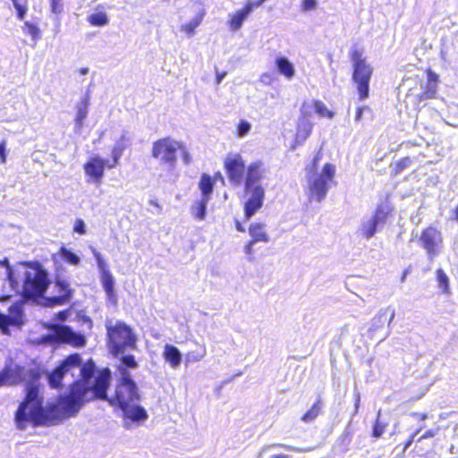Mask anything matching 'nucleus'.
Wrapping results in <instances>:
<instances>
[{"instance_id": "bf43d9fd", "label": "nucleus", "mask_w": 458, "mask_h": 458, "mask_svg": "<svg viewBox=\"0 0 458 458\" xmlns=\"http://www.w3.org/2000/svg\"><path fill=\"white\" fill-rule=\"evenodd\" d=\"M235 226L239 232H245V228L242 226V225L239 221H236Z\"/></svg>"}, {"instance_id": "b1692460", "label": "nucleus", "mask_w": 458, "mask_h": 458, "mask_svg": "<svg viewBox=\"0 0 458 458\" xmlns=\"http://www.w3.org/2000/svg\"><path fill=\"white\" fill-rule=\"evenodd\" d=\"M163 358L172 369H177L182 363L180 350L169 344L164 346Z\"/></svg>"}, {"instance_id": "052dcab7", "label": "nucleus", "mask_w": 458, "mask_h": 458, "mask_svg": "<svg viewBox=\"0 0 458 458\" xmlns=\"http://www.w3.org/2000/svg\"><path fill=\"white\" fill-rule=\"evenodd\" d=\"M79 73H80L81 75H86V74H88V73H89V68H87V67L81 68V69L79 70Z\"/></svg>"}, {"instance_id": "f257e3e1", "label": "nucleus", "mask_w": 458, "mask_h": 458, "mask_svg": "<svg viewBox=\"0 0 458 458\" xmlns=\"http://www.w3.org/2000/svg\"><path fill=\"white\" fill-rule=\"evenodd\" d=\"M137 368L138 363L133 355L127 354L119 360L114 374L116 379L114 394L108 396L106 391L110 385V369H104L93 379L95 363L89 360L82 364L79 354L69 355L48 376L50 386L59 387L62 380L69 375L72 377L77 376L81 378L72 384L69 394L60 396L57 402V413L55 416L60 418V420L75 416L85 403L101 399L107 400L111 405L122 410L125 428L131 429L134 425H141L148 420V415L146 409L139 404L140 391L130 373L131 369Z\"/></svg>"}, {"instance_id": "412c9836", "label": "nucleus", "mask_w": 458, "mask_h": 458, "mask_svg": "<svg viewBox=\"0 0 458 458\" xmlns=\"http://www.w3.org/2000/svg\"><path fill=\"white\" fill-rule=\"evenodd\" d=\"M277 72L286 80L291 81L295 76L293 64L285 56H277L275 60Z\"/></svg>"}, {"instance_id": "c03bdc74", "label": "nucleus", "mask_w": 458, "mask_h": 458, "mask_svg": "<svg viewBox=\"0 0 458 458\" xmlns=\"http://www.w3.org/2000/svg\"><path fill=\"white\" fill-rule=\"evenodd\" d=\"M73 231L80 234H84L86 233L85 223L81 219H77L74 223Z\"/></svg>"}, {"instance_id": "2f4dec72", "label": "nucleus", "mask_w": 458, "mask_h": 458, "mask_svg": "<svg viewBox=\"0 0 458 458\" xmlns=\"http://www.w3.org/2000/svg\"><path fill=\"white\" fill-rule=\"evenodd\" d=\"M21 29L24 34L30 36L32 41L34 42V45H36L37 42L40 39L41 31L37 24L26 21H24V24Z\"/></svg>"}, {"instance_id": "f03ea898", "label": "nucleus", "mask_w": 458, "mask_h": 458, "mask_svg": "<svg viewBox=\"0 0 458 458\" xmlns=\"http://www.w3.org/2000/svg\"><path fill=\"white\" fill-rule=\"evenodd\" d=\"M39 375L33 369H27L22 367L6 366L0 372V387L7 385H16L22 381L27 382L26 397L19 406L16 412V423L19 428L23 429L29 421L36 425L45 424L47 421H60L55 417L57 413V403L46 408L43 407L42 398L39 396L37 382Z\"/></svg>"}, {"instance_id": "4be33fe9", "label": "nucleus", "mask_w": 458, "mask_h": 458, "mask_svg": "<svg viewBox=\"0 0 458 458\" xmlns=\"http://www.w3.org/2000/svg\"><path fill=\"white\" fill-rule=\"evenodd\" d=\"M312 123L307 118L303 117L299 120L293 148L298 145H301L309 138L312 131Z\"/></svg>"}, {"instance_id": "dca6fc26", "label": "nucleus", "mask_w": 458, "mask_h": 458, "mask_svg": "<svg viewBox=\"0 0 458 458\" xmlns=\"http://www.w3.org/2000/svg\"><path fill=\"white\" fill-rule=\"evenodd\" d=\"M53 336L58 341L73 345L80 346L84 344L83 337L75 334L67 326L55 325L53 327Z\"/></svg>"}, {"instance_id": "f8f14e48", "label": "nucleus", "mask_w": 458, "mask_h": 458, "mask_svg": "<svg viewBox=\"0 0 458 458\" xmlns=\"http://www.w3.org/2000/svg\"><path fill=\"white\" fill-rule=\"evenodd\" d=\"M92 253L96 259L98 268L100 272V279L102 286L107 295V298L112 301L115 300L114 295V276L108 269L107 264L103 259L102 255L95 248L91 247Z\"/></svg>"}, {"instance_id": "58836bf2", "label": "nucleus", "mask_w": 458, "mask_h": 458, "mask_svg": "<svg viewBox=\"0 0 458 458\" xmlns=\"http://www.w3.org/2000/svg\"><path fill=\"white\" fill-rule=\"evenodd\" d=\"M0 265L4 267L5 268V276L10 283V284L14 288L18 286V282L15 281L13 277V272L9 265L8 259L5 258L3 260H0Z\"/></svg>"}, {"instance_id": "39448f33", "label": "nucleus", "mask_w": 458, "mask_h": 458, "mask_svg": "<svg viewBox=\"0 0 458 458\" xmlns=\"http://www.w3.org/2000/svg\"><path fill=\"white\" fill-rule=\"evenodd\" d=\"M24 275L22 293L27 298L39 297L49 285L47 272L38 262L21 264Z\"/></svg>"}, {"instance_id": "c9c22d12", "label": "nucleus", "mask_w": 458, "mask_h": 458, "mask_svg": "<svg viewBox=\"0 0 458 458\" xmlns=\"http://www.w3.org/2000/svg\"><path fill=\"white\" fill-rule=\"evenodd\" d=\"M437 281L438 284V287L442 289L443 293H449V278L445 271L441 268H438L436 272Z\"/></svg>"}, {"instance_id": "9b49d317", "label": "nucleus", "mask_w": 458, "mask_h": 458, "mask_svg": "<svg viewBox=\"0 0 458 458\" xmlns=\"http://www.w3.org/2000/svg\"><path fill=\"white\" fill-rule=\"evenodd\" d=\"M108 163L99 156H93L84 164L83 169L87 177V182L100 185L104 177L105 167Z\"/></svg>"}, {"instance_id": "f3484780", "label": "nucleus", "mask_w": 458, "mask_h": 458, "mask_svg": "<svg viewBox=\"0 0 458 458\" xmlns=\"http://www.w3.org/2000/svg\"><path fill=\"white\" fill-rule=\"evenodd\" d=\"M394 317L395 310L393 307L388 306L380 310L371 319L369 331L374 334L382 329L386 324L389 327Z\"/></svg>"}, {"instance_id": "bb28decb", "label": "nucleus", "mask_w": 458, "mask_h": 458, "mask_svg": "<svg viewBox=\"0 0 458 458\" xmlns=\"http://www.w3.org/2000/svg\"><path fill=\"white\" fill-rule=\"evenodd\" d=\"M205 14L206 11L201 9L189 22L181 26V30L184 32L188 38H191L195 34V30L201 24Z\"/></svg>"}, {"instance_id": "4c0bfd02", "label": "nucleus", "mask_w": 458, "mask_h": 458, "mask_svg": "<svg viewBox=\"0 0 458 458\" xmlns=\"http://www.w3.org/2000/svg\"><path fill=\"white\" fill-rule=\"evenodd\" d=\"M251 130V123L247 120H241L236 126V135L238 138L246 137Z\"/></svg>"}, {"instance_id": "ddd939ff", "label": "nucleus", "mask_w": 458, "mask_h": 458, "mask_svg": "<svg viewBox=\"0 0 458 458\" xmlns=\"http://www.w3.org/2000/svg\"><path fill=\"white\" fill-rule=\"evenodd\" d=\"M266 174L267 168L262 161H255L250 164L246 170L245 190L263 188L260 182L266 177Z\"/></svg>"}, {"instance_id": "de8ad7c7", "label": "nucleus", "mask_w": 458, "mask_h": 458, "mask_svg": "<svg viewBox=\"0 0 458 458\" xmlns=\"http://www.w3.org/2000/svg\"><path fill=\"white\" fill-rule=\"evenodd\" d=\"M15 10H16V13H17V18L20 21H23L25 16H26L27 11H28L27 5L22 6V7H19V8H17Z\"/></svg>"}, {"instance_id": "ea45409f", "label": "nucleus", "mask_w": 458, "mask_h": 458, "mask_svg": "<svg viewBox=\"0 0 458 458\" xmlns=\"http://www.w3.org/2000/svg\"><path fill=\"white\" fill-rule=\"evenodd\" d=\"M314 107H315L316 113L319 116H322V117L327 116L328 118L333 117V113L327 108L326 105L323 102L316 101L314 103Z\"/></svg>"}, {"instance_id": "6e6552de", "label": "nucleus", "mask_w": 458, "mask_h": 458, "mask_svg": "<svg viewBox=\"0 0 458 458\" xmlns=\"http://www.w3.org/2000/svg\"><path fill=\"white\" fill-rule=\"evenodd\" d=\"M420 242L430 260L440 254L443 248V237L441 232L437 228L429 226L423 230Z\"/></svg>"}, {"instance_id": "72a5a7b5", "label": "nucleus", "mask_w": 458, "mask_h": 458, "mask_svg": "<svg viewBox=\"0 0 458 458\" xmlns=\"http://www.w3.org/2000/svg\"><path fill=\"white\" fill-rule=\"evenodd\" d=\"M321 410V401L318 400L312 407L303 414L301 420L305 423H310L318 416Z\"/></svg>"}, {"instance_id": "9d476101", "label": "nucleus", "mask_w": 458, "mask_h": 458, "mask_svg": "<svg viewBox=\"0 0 458 458\" xmlns=\"http://www.w3.org/2000/svg\"><path fill=\"white\" fill-rule=\"evenodd\" d=\"M224 165L230 182L234 186L241 185L245 170L242 157L239 153H229L225 158Z\"/></svg>"}, {"instance_id": "4d7b16f0", "label": "nucleus", "mask_w": 458, "mask_h": 458, "mask_svg": "<svg viewBox=\"0 0 458 458\" xmlns=\"http://www.w3.org/2000/svg\"><path fill=\"white\" fill-rule=\"evenodd\" d=\"M149 204L156 207L158 209V211H161L162 208L156 199H150Z\"/></svg>"}, {"instance_id": "6e6d98bb", "label": "nucleus", "mask_w": 458, "mask_h": 458, "mask_svg": "<svg viewBox=\"0 0 458 458\" xmlns=\"http://www.w3.org/2000/svg\"><path fill=\"white\" fill-rule=\"evenodd\" d=\"M412 416L416 417L420 420H425L428 418V415L426 413H412Z\"/></svg>"}, {"instance_id": "680f3d73", "label": "nucleus", "mask_w": 458, "mask_h": 458, "mask_svg": "<svg viewBox=\"0 0 458 458\" xmlns=\"http://www.w3.org/2000/svg\"><path fill=\"white\" fill-rule=\"evenodd\" d=\"M225 73H221V74H217L216 75V82L219 84L221 83V81H223V79L225 78Z\"/></svg>"}, {"instance_id": "7c9ffc66", "label": "nucleus", "mask_w": 458, "mask_h": 458, "mask_svg": "<svg viewBox=\"0 0 458 458\" xmlns=\"http://www.w3.org/2000/svg\"><path fill=\"white\" fill-rule=\"evenodd\" d=\"M199 188L201 191V198L210 199L213 192L214 182L208 174H202L199 183Z\"/></svg>"}, {"instance_id": "7ed1b4c3", "label": "nucleus", "mask_w": 458, "mask_h": 458, "mask_svg": "<svg viewBox=\"0 0 458 458\" xmlns=\"http://www.w3.org/2000/svg\"><path fill=\"white\" fill-rule=\"evenodd\" d=\"M321 154L318 152L313 158L312 164L306 166V194L310 201L321 202L327 195L331 183L335 176V165L327 163L319 170L318 164Z\"/></svg>"}, {"instance_id": "c85d7f7f", "label": "nucleus", "mask_w": 458, "mask_h": 458, "mask_svg": "<svg viewBox=\"0 0 458 458\" xmlns=\"http://www.w3.org/2000/svg\"><path fill=\"white\" fill-rule=\"evenodd\" d=\"M210 199L200 198L196 200L191 208L192 216L198 220H204L206 217L207 205Z\"/></svg>"}, {"instance_id": "79ce46f5", "label": "nucleus", "mask_w": 458, "mask_h": 458, "mask_svg": "<svg viewBox=\"0 0 458 458\" xmlns=\"http://www.w3.org/2000/svg\"><path fill=\"white\" fill-rule=\"evenodd\" d=\"M270 447L271 448L281 447L287 451H293V452H296V453H306V452H310L312 450V448H301V447H295V446L285 445V444H274Z\"/></svg>"}, {"instance_id": "6ab92c4d", "label": "nucleus", "mask_w": 458, "mask_h": 458, "mask_svg": "<svg viewBox=\"0 0 458 458\" xmlns=\"http://www.w3.org/2000/svg\"><path fill=\"white\" fill-rule=\"evenodd\" d=\"M55 286L58 288L59 295L48 299L50 305H62L70 301L72 291L70 289L68 282L57 279Z\"/></svg>"}, {"instance_id": "864d4df0", "label": "nucleus", "mask_w": 458, "mask_h": 458, "mask_svg": "<svg viewBox=\"0 0 458 458\" xmlns=\"http://www.w3.org/2000/svg\"><path fill=\"white\" fill-rule=\"evenodd\" d=\"M363 110H364V107H358L357 108L356 114H355V121L356 122H359V121L361 120Z\"/></svg>"}, {"instance_id": "49530a36", "label": "nucleus", "mask_w": 458, "mask_h": 458, "mask_svg": "<svg viewBox=\"0 0 458 458\" xmlns=\"http://www.w3.org/2000/svg\"><path fill=\"white\" fill-rule=\"evenodd\" d=\"M6 162V141L3 140L0 143V163L4 164Z\"/></svg>"}, {"instance_id": "a211bd4d", "label": "nucleus", "mask_w": 458, "mask_h": 458, "mask_svg": "<svg viewBox=\"0 0 458 458\" xmlns=\"http://www.w3.org/2000/svg\"><path fill=\"white\" fill-rule=\"evenodd\" d=\"M22 308L20 304L12 305L8 315H0V328L4 334H8V326H19L22 323Z\"/></svg>"}, {"instance_id": "423d86ee", "label": "nucleus", "mask_w": 458, "mask_h": 458, "mask_svg": "<svg viewBox=\"0 0 458 458\" xmlns=\"http://www.w3.org/2000/svg\"><path fill=\"white\" fill-rule=\"evenodd\" d=\"M351 60L353 67L352 81L357 86V91L360 100L369 97V81L373 69L362 56L361 51L355 49L351 54Z\"/></svg>"}, {"instance_id": "603ef678", "label": "nucleus", "mask_w": 458, "mask_h": 458, "mask_svg": "<svg viewBox=\"0 0 458 458\" xmlns=\"http://www.w3.org/2000/svg\"><path fill=\"white\" fill-rule=\"evenodd\" d=\"M260 81L264 84H269L271 81V76L267 73H264L261 75Z\"/></svg>"}, {"instance_id": "338daca9", "label": "nucleus", "mask_w": 458, "mask_h": 458, "mask_svg": "<svg viewBox=\"0 0 458 458\" xmlns=\"http://www.w3.org/2000/svg\"><path fill=\"white\" fill-rule=\"evenodd\" d=\"M406 161H407L406 159H405V160H403V161H402V162L400 163V165H402V167H404V165H404V163H405Z\"/></svg>"}, {"instance_id": "3c124183", "label": "nucleus", "mask_w": 458, "mask_h": 458, "mask_svg": "<svg viewBox=\"0 0 458 458\" xmlns=\"http://www.w3.org/2000/svg\"><path fill=\"white\" fill-rule=\"evenodd\" d=\"M256 242L251 240L248 244H246V246H245V252H246V254H248V255H251L252 254V252H253V245Z\"/></svg>"}, {"instance_id": "f704fd0d", "label": "nucleus", "mask_w": 458, "mask_h": 458, "mask_svg": "<svg viewBox=\"0 0 458 458\" xmlns=\"http://www.w3.org/2000/svg\"><path fill=\"white\" fill-rule=\"evenodd\" d=\"M60 255L65 262L71 265L77 266L81 262L80 257L65 247L60 249Z\"/></svg>"}, {"instance_id": "c756f323", "label": "nucleus", "mask_w": 458, "mask_h": 458, "mask_svg": "<svg viewBox=\"0 0 458 458\" xmlns=\"http://www.w3.org/2000/svg\"><path fill=\"white\" fill-rule=\"evenodd\" d=\"M207 355V349L205 345H199L196 350L188 352L185 354L184 362L185 365L199 362L202 360Z\"/></svg>"}, {"instance_id": "a19ab883", "label": "nucleus", "mask_w": 458, "mask_h": 458, "mask_svg": "<svg viewBox=\"0 0 458 458\" xmlns=\"http://www.w3.org/2000/svg\"><path fill=\"white\" fill-rule=\"evenodd\" d=\"M318 4V0H301V10L303 13L314 11L317 9Z\"/></svg>"}, {"instance_id": "aec40b11", "label": "nucleus", "mask_w": 458, "mask_h": 458, "mask_svg": "<svg viewBox=\"0 0 458 458\" xmlns=\"http://www.w3.org/2000/svg\"><path fill=\"white\" fill-rule=\"evenodd\" d=\"M427 75V83L424 87V90L420 95V100L436 98L437 95L438 75L431 70L428 71Z\"/></svg>"}, {"instance_id": "e2e57ef3", "label": "nucleus", "mask_w": 458, "mask_h": 458, "mask_svg": "<svg viewBox=\"0 0 458 458\" xmlns=\"http://www.w3.org/2000/svg\"><path fill=\"white\" fill-rule=\"evenodd\" d=\"M272 458H291V456H289L287 454H278V455L273 456Z\"/></svg>"}, {"instance_id": "8fccbe9b", "label": "nucleus", "mask_w": 458, "mask_h": 458, "mask_svg": "<svg viewBox=\"0 0 458 458\" xmlns=\"http://www.w3.org/2000/svg\"><path fill=\"white\" fill-rule=\"evenodd\" d=\"M15 9L27 5V0H11Z\"/></svg>"}, {"instance_id": "cd10ccee", "label": "nucleus", "mask_w": 458, "mask_h": 458, "mask_svg": "<svg viewBox=\"0 0 458 458\" xmlns=\"http://www.w3.org/2000/svg\"><path fill=\"white\" fill-rule=\"evenodd\" d=\"M265 227V224L261 223H254L250 225L249 233L251 236L253 242H269V236L267 233Z\"/></svg>"}, {"instance_id": "13d9d810", "label": "nucleus", "mask_w": 458, "mask_h": 458, "mask_svg": "<svg viewBox=\"0 0 458 458\" xmlns=\"http://www.w3.org/2000/svg\"><path fill=\"white\" fill-rule=\"evenodd\" d=\"M356 401H355V412H358L359 407H360V394L356 393Z\"/></svg>"}, {"instance_id": "e433bc0d", "label": "nucleus", "mask_w": 458, "mask_h": 458, "mask_svg": "<svg viewBox=\"0 0 458 458\" xmlns=\"http://www.w3.org/2000/svg\"><path fill=\"white\" fill-rule=\"evenodd\" d=\"M380 414L381 411H378L377 417L372 429V436L376 438H378L383 435L388 425L387 422H383L380 420Z\"/></svg>"}, {"instance_id": "1a4fd4ad", "label": "nucleus", "mask_w": 458, "mask_h": 458, "mask_svg": "<svg viewBox=\"0 0 458 458\" xmlns=\"http://www.w3.org/2000/svg\"><path fill=\"white\" fill-rule=\"evenodd\" d=\"M387 217V212L383 207H378L375 213L370 216L364 217L359 227V233L366 239L372 238L378 228H381Z\"/></svg>"}, {"instance_id": "473e14b6", "label": "nucleus", "mask_w": 458, "mask_h": 458, "mask_svg": "<svg viewBox=\"0 0 458 458\" xmlns=\"http://www.w3.org/2000/svg\"><path fill=\"white\" fill-rule=\"evenodd\" d=\"M48 4L50 12L55 16V21L59 26L60 15L64 13V0H48Z\"/></svg>"}, {"instance_id": "4468645a", "label": "nucleus", "mask_w": 458, "mask_h": 458, "mask_svg": "<svg viewBox=\"0 0 458 458\" xmlns=\"http://www.w3.org/2000/svg\"><path fill=\"white\" fill-rule=\"evenodd\" d=\"M267 0L246 1L244 7L229 15V26L233 31L239 30L248 16L255 8L261 6Z\"/></svg>"}, {"instance_id": "20e7f679", "label": "nucleus", "mask_w": 458, "mask_h": 458, "mask_svg": "<svg viewBox=\"0 0 458 458\" xmlns=\"http://www.w3.org/2000/svg\"><path fill=\"white\" fill-rule=\"evenodd\" d=\"M106 330L109 348L114 356H121V360L123 356H126L125 352L136 349V335L132 329L123 322L117 321L114 325L108 322L106 323Z\"/></svg>"}, {"instance_id": "a878e982", "label": "nucleus", "mask_w": 458, "mask_h": 458, "mask_svg": "<svg viewBox=\"0 0 458 458\" xmlns=\"http://www.w3.org/2000/svg\"><path fill=\"white\" fill-rule=\"evenodd\" d=\"M87 21L95 27H104L109 23L108 15L102 5H98L96 11L87 17Z\"/></svg>"}, {"instance_id": "a18cd8bd", "label": "nucleus", "mask_w": 458, "mask_h": 458, "mask_svg": "<svg viewBox=\"0 0 458 458\" xmlns=\"http://www.w3.org/2000/svg\"><path fill=\"white\" fill-rule=\"evenodd\" d=\"M438 428H434V429H428L427 430L421 437H420L417 441L418 442H420L421 440L423 439H428V438H431V437H434L437 432H438Z\"/></svg>"}, {"instance_id": "0eeeda50", "label": "nucleus", "mask_w": 458, "mask_h": 458, "mask_svg": "<svg viewBox=\"0 0 458 458\" xmlns=\"http://www.w3.org/2000/svg\"><path fill=\"white\" fill-rule=\"evenodd\" d=\"M180 148H182L181 141L165 137L153 143L151 154L160 164L173 169L177 163V152Z\"/></svg>"}, {"instance_id": "37998d69", "label": "nucleus", "mask_w": 458, "mask_h": 458, "mask_svg": "<svg viewBox=\"0 0 458 458\" xmlns=\"http://www.w3.org/2000/svg\"><path fill=\"white\" fill-rule=\"evenodd\" d=\"M179 150L181 151L183 163L185 165H189L191 162V154L189 153L187 148L185 147V145L182 142V148H180Z\"/></svg>"}, {"instance_id": "2eb2a0df", "label": "nucleus", "mask_w": 458, "mask_h": 458, "mask_svg": "<svg viewBox=\"0 0 458 458\" xmlns=\"http://www.w3.org/2000/svg\"><path fill=\"white\" fill-rule=\"evenodd\" d=\"M245 191L249 197L244 204V216L249 220L262 208L265 199V189L256 188Z\"/></svg>"}, {"instance_id": "09e8293b", "label": "nucleus", "mask_w": 458, "mask_h": 458, "mask_svg": "<svg viewBox=\"0 0 458 458\" xmlns=\"http://www.w3.org/2000/svg\"><path fill=\"white\" fill-rule=\"evenodd\" d=\"M422 429V427H420L416 432H414L411 437H410V439L405 443L404 445V448L403 450H407L411 445V444L413 443V441L415 440V437L417 436V434Z\"/></svg>"}, {"instance_id": "5701e85b", "label": "nucleus", "mask_w": 458, "mask_h": 458, "mask_svg": "<svg viewBox=\"0 0 458 458\" xmlns=\"http://www.w3.org/2000/svg\"><path fill=\"white\" fill-rule=\"evenodd\" d=\"M89 106V96L86 95L76 106L75 131H80L83 125L84 120L88 116Z\"/></svg>"}, {"instance_id": "69168bd1", "label": "nucleus", "mask_w": 458, "mask_h": 458, "mask_svg": "<svg viewBox=\"0 0 458 458\" xmlns=\"http://www.w3.org/2000/svg\"><path fill=\"white\" fill-rule=\"evenodd\" d=\"M449 452H450L451 454H455V453H456V450H455V447H454V445H452L450 446V448H449Z\"/></svg>"}, {"instance_id": "393cba45", "label": "nucleus", "mask_w": 458, "mask_h": 458, "mask_svg": "<svg viewBox=\"0 0 458 458\" xmlns=\"http://www.w3.org/2000/svg\"><path fill=\"white\" fill-rule=\"evenodd\" d=\"M130 141V137L127 132H123L120 139L114 143V148L112 149V158L113 162L112 164L108 165V168L114 167L121 158L123 150L128 145V142Z\"/></svg>"}, {"instance_id": "5fc2aeb1", "label": "nucleus", "mask_w": 458, "mask_h": 458, "mask_svg": "<svg viewBox=\"0 0 458 458\" xmlns=\"http://www.w3.org/2000/svg\"><path fill=\"white\" fill-rule=\"evenodd\" d=\"M69 315V310H64V311H61L57 314V317L60 320L64 321L67 318Z\"/></svg>"}, {"instance_id": "0e129e2a", "label": "nucleus", "mask_w": 458, "mask_h": 458, "mask_svg": "<svg viewBox=\"0 0 458 458\" xmlns=\"http://www.w3.org/2000/svg\"><path fill=\"white\" fill-rule=\"evenodd\" d=\"M454 219L457 220L458 221V206L456 207V208L454 209Z\"/></svg>"}]
</instances>
